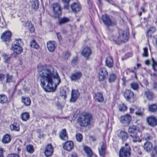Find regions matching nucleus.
Returning <instances> with one entry per match:
<instances>
[{"label":"nucleus","mask_w":157,"mask_h":157,"mask_svg":"<svg viewBox=\"0 0 157 157\" xmlns=\"http://www.w3.org/2000/svg\"><path fill=\"white\" fill-rule=\"evenodd\" d=\"M37 75L40 85L46 92L55 91L57 85L61 82L60 78L57 72L50 66H38Z\"/></svg>","instance_id":"1"},{"label":"nucleus","mask_w":157,"mask_h":157,"mask_svg":"<svg viewBox=\"0 0 157 157\" xmlns=\"http://www.w3.org/2000/svg\"><path fill=\"white\" fill-rule=\"evenodd\" d=\"M92 119V115L86 112H83L78 116L77 123L81 127H86L90 124Z\"/></svg>","instance_id":"2"},{"label":"nucleus","mask_w":157,"mask_h":157,"mask_svg":"<svg viewBox=\"0 0 157 157\" xmlns=\"http://www.w3.org/2000/svg\"><path fill=\"white\" fill-rule=\"evenodd\" d=\"M92 119V115L86 112H83L78 116L77 123L81 127H86L90 124Z\"/></svg>","instance_id":"3"},{"label":"nucleus","mask_w":157,"mask_h":157,"mask_svg":"<svg viewBox=\"0 0 157 157\" xmlns=\"http://www.w3.org/2000/svg\"><path fill=\"white\" fill-rule=\"evenodd\" d=\"M119 35L117 37L113 38V41L116 43L119 44L122 42L127 41L128 38L129 32L128 30L119 31Z\"/></svg>","instance_id":"4"},{"label":"nucleus","mask_w":157,"mask_h":157,"mask_svg":"<svg viewBox=\"0 0 157 157\" xmlns=\"http://www.w3.org/2000/svg\"><path fill=\"white\" fill-rule=\"evenodd\" d=\"M130 148L127 144H125V146L122 147L119 152L120 157H129L130 155Z\"/></svg>","instance_id":"5"},{"label":"nucleus","mask_w":157,"mask_h":157,"mask_svg":"<svg viewBox=\"0 0 157 157\" xmlns=\"http://www.w3.org/2000/svg\"><path fill=\"white\" fill-rule=\"evenodd\" d=\"M108 75V72L104 67L100 68L98 73V79L100 81H104Z\"/></svg>","instance_id":"6"},{"label":"nucleus","mask_w":157,"mask_h":157,"mask_svg":"<svg viewBox=\"0 0 157 157\" xmlns=\"http://www.w3.org/2000/svg\"><path fill=\"white\" fill-rule=\"evenodd\" d=\"M52 6L54 16L56 18L59 17L61 15V10L59 4H54Z\"/></svg>","instance_id":"7"},{"label":"nucleus","mask_w":157,"mask_h":157,"mask_svg":"<svg viewBox=\"0 0 157 157\" xmlns=\"http://www.w3.org/2000/svg\"><path fill=\"white\" fill-rule=\"evenodd\" d=\"M70 7L72 11L75 13H77L81 9L80 5L78 2L73 3L71 5Z\"/></svg>","instance_id":"8"},{"label":"nucleus","mask_w":157,"mask_h":157,"mask_svg":"<svg viewBox=\"0 0 157 157\" xmlns=\"http://www.w3.org/2000/svg\"><path fill=\"white\" fill-rule=\"evenodd\" d=\"M147 121L150 125L154 127L157 125V118L153 116H151L147 118Z\"/></svg>","instance_id":"9"},{"label":"nucleus","mask_w":157,"mask_h":157,"mask_svg":"<svg viewBox=\"0 0 157 157\" xmlns=\"http://www.w3.org/2000/svg\"><path fill=\"white\" fill-rule=\"evenodd\" d=\"M11 33L9 31H7L4 33L2 35L1 38L5 42H9L10 40Z\"/></svg>","instance_id":"10"},{"label":"nucleus","mask_w":157,"mask_h":157,"mask_svg":"<svg viewBox=\"0 0 157 157\" xmlns=\"http://www.w3.org/2000/svg\"><path fill=\"white\" fill-rule=\"evenodd\" d=\"M121 122L122 124H129L131 120V117L128 115L122 116L120 118Z\"/></svg>","instance_id":"11"},{"label":"nucleus","mask_w":157,"mask_h":157,"mask_svg":"<svg viewBox=\"0 0 157 157\" xmlns=\"http://www.w3.org/2000/svg\"><path fill=\"white\" fill-rule=\"evenodd\" d=\"M124 96L127 101H130L131 99H133L134 95L133 92L130 90H126L125 91Z\"/></svg>","instance_id":"12"},{"label":"nucleus","mask_w":157,"mask_h":157,"mask_svg":"<svg viewBox=\"0 0 157 157\" xmlns=\"http://www.w3.org/2000/svg\"><path fill=\"white\" fill-rule=\"evenodd\" d=\"M47 47L50 52H53L56 47V43L55 41H49L47 43Z\"/></svg>","instance_id":"13"},{"label":"nucleus","mask_w":157,"mask_h":157,"mask_svg":"<svg viewBox=\"0 0 157 157\" xmlns=\"http://www.w3.org/2000/svg\"><path fill=\"white\" fill-rule=\"evenodd\" d=\"M53 148L51 144L48 145L46 147L45 151V155L47 157L51 156L53 153Z\"/></svg>","instance_id":"14"},{"label":"nucleus","mask_w":157,"mask_h":157,"mask_svg":"<svg viewBox=\"0 0 157 157\" xmlns=\"http://www.w3.org/2000/svg\"><path fill=\"white\" fill-rule=\"evenodd\" d=\"M101 18L104 24L108 26H112L114 24V23L111 22L109 17L106 15H103Z\"/></svg>","instance_id":"15"},{"label":"nucleus","mask_w":157,"mask_h":157,"mask_svg":"<svg viewBox=\"0 0 157 157\" xmlns=\"http://www.w3.org/2000/svg\"><path fill=\"white\" fill-rule=\"evenodd\" d=\"M79 95V94L78 90H72L71 101L74 102L77 99Z\"/></svg>","instance_id":"16"},{"label":"nucleus","mask_w":157,"mask_h":157,"mask_svg":"<svg viewBox=\"0 0 157 157\" xmlns=\"http://www.w3.org/2000/svg\"><path fill=\"white\" fill-rule=\"evenodd\" d=\"M91 53L90 49L87 47L85 48L82 50V55L84 57L88 59Z\"/></svg>","instance_id":"17"},{"label":"nucleus","mask_w":157,"mask_h":157,"mask_svg":"<svg viewBox=\"0 0 157 157\" xmlns=\"http://www.w3.org/2000/svg\"><path fill=\"white\" fill-rule=\"evenodd\" d=\"M82 76V74L80 72H77L73 74L70 76L72 81H76L80 79Z\"/></svg>","instance_id":"18"},{"label":"nucleus","mask_w":157,"mask_h":157,"mask_svg":"<svg viewBox=\"0 0 157 157\" xmlns=\"http://www.w3.org/2000/svg\"><path fill=\"white\" fill-rule=\"evenodd\" d=\"M143 148L145 151L149 152L153 149V145L151 142L147 141L145 143L143 146Z\"/></svg>","instance_id":"19"},{"label":"nucleus","mask_w":157,"mask_h":157,"mask_svg":"<svg viewBox=\"0 0 157 157\" xmlns=\"http://www.w3.org/2000/svg\"><path fill=\"white\" fill-rule=\"evenodd\" d=\"M73 147V144L71 141H67L63 145V148L69 151H71Z\"/></svg>","instance_id":"20"},{"label":"nucleus","mask_w":157,"mask_h":157,"mask_svg":"<svg viewBox=\"0 0 157 157\" xmlns=\"http://www.w3.org/2000/svg\"><path fill=\"white\" fill-rule=\"evenodd\" d=\"M11 49L14 53L16 54H20L22 52V47H20L18 45H12Z\"/></svg>","instance_id":"21"},{"label":"nucleus","mask_w":157,"mask_h":157,"mask_svg":"<svg viewBox=\"0 0 157 157\" xmlns=\"http://www.w3.org/2000/svg\"><path fill=\"white\" fill-rule=\"evenodd\" d=\"M118 132V136L123 141H125L127 139L128 134L126 132L121 131H119Z\"/></svg>","instance_id":"22"},{"label":"nucleus","mask_w":157,"mask_h":157,"mask_svg":"<svg viewBox=\"0 0 157 157\" xmlns=\"http://www.w3.org/2000/svg\"><path fill=\"white\" fill-rule=\"evenodd\" d=\"M10 128L12 131H19L20 130V125L19 123L14 122L11 124L10 126Z\"/></svg>","instance_id":"23"},{"label":"nucleus","mask_w":157,"mask_h":157,"mask_svg":"<svg viewBox=\"0 0 157 157\" xmlns=\"http://www.w3.org/2000/svg\"><path fill=\"white\" fill-rule=\"evenodd\" d=\"M60 138L63 140H67L68 139V137L67 136L66 130V129H63L61 132L60 135Z\"/></svg>","instance_id":"24"},{"label":"nucleus","mask_w":157,"mask_h":157,"mask_svg":"<svg viewBox=\"0 0 157 157\" xmlns=\"http://www.w3.org/2000/svg\"><path fill=\"white\" fill-rule=\"evenodd\" d=\"M94 98L95 100L98 101L99 102L103 101L104 100L102 94L100 92L96 94Z\"/></svg>","instance_id":"25"},{"label":"nucleus","mask_w":157,"mask_h":157,"mask_svg":"<svg viewBox=\"0 0 157 157\" xmlns=\"http://www.w3.org/2000/svg\"><path fill=\"white\" fill-rule=\"evenodd\" d=\"M105 63L106 65L109 67H111L113 65V61L112 57L108 56L106 59Z\"/></svg>","instance_id":"26"},{"label":"nucleus","mask_w":157,"mask_h":157,"mask_svg":"<svg viewBox=\"0 0 157 157\" xmlns=\"http://www.w3.org/2000/svg\"><path fill=\"white\" fill-rule=\"evenodd\" d=\"M100 147L98 148L99 152L100 155L103 156L105 153V148L103 142L100 144Z\"/></svg>","instance_id":"27"},{"label":"nucleus","mask_w":157,"mask_h":157,"mask_svg":"<svg viewBox=\"0 0 157 157\" xmlns=\"http://www.w3.org/2000/svg\"><path fill=\"white\" fill-rule=\"evenodd\" d=\"M25 26L27 27L29 30L31 32L34 31V28L32 24L29 21H27L24 25Z\"/></svg>","instance_id":"28"},{"label":"nucleus","mask_w":157,"mask_h":157,"mask_svg":"<svg viewBox=\"0 0 157 157\" xmlns=\"http://www.w3.org/2000/svg\"><path fill=\"white\" fill-rule=\"evenodd\" d=\"M70 21V19L67 17H63L58 19L59 24L60 25L67 23Z\"/></svg>","instance_id":"29"},{"label":"nucleus","mask_w":157,"mask_h":157,"mask_svg":"<svg viewBox=\"0 0 157 157\" xmlns=\"http://www.w3.org/2000/svg\"><path fill=\"white\" fill-rule=\"evenodd\" d=\"M22 101L26 106H29L31 104V100L29 97H22Z\"/></svg>","instance_id":"30"},{"label":"nucleus","mask_w":157,"mask_h":157,"mask_svg":"<svg viewBox=\"0 0 157 157\" xmlns=\"http://www.w3.org/2000/svg\"><path fill=\"white\" fill-rule=\"evenodd\" d=\"M21 118L24 121H26L29 118V114L27 112L22 113L21 115Z\"/></svg>","instance_id":"31"},{"label":"nucleus","mask_w":157,"mask_h":157,"mask_svg":"<svg viewBox=\"0 0 157 157\" xmlns=\"http://www.w3.org/2000/svg\"><path fill=\"white\" fill-rule=\"evenodd\" d=\"M39 1L38 0H33L32 3V8L35 10L38 9L39 7Z\"/></svg>","instance_id":"32"},{"label":"nucleus","mask_w":157,"mask_h":157,"mask_svg":"<svg viewBox=\"0 0 157 157\" xmlns=\"http://www.w3.org/2000/svg\"><path fill=\"white\" fill-rule=\"evenodd\" d=\"M7 98L4 94L0 95V103L4 104L7 101Z\"/></svg>","instance_id":"33"},{"label":"nucleus","mask_w":157,"mask_h":157,"mask_svg":"<svg viewBox=\"0 0 157 157\" xmlns=\"http://www.w3.org/2000/svg\"><path fill=\"white\" fill-rule=\"evenodd\" d=\"M149 110L151 112H154L157 111V104H154L149 106Z\"/></svg>","instance_id":"34"},{"label":"nucleus","mask_w":157,"mask_h":157,"mask_svg":"<svg viewBox=\"0 0 157 157\" xmlns=\"http://www.w3.org/2000/svg\"><path fill=\"white\" fill-rule=\"evenodd\" d=\"M84 149L88 156L90 157L92 156V151L90 148L87 146H85Z\"/></svg>","instance_id":"35"},{"label":"nucleus","mask_w":157,"mask_h":157,"mask_svg":"<svg viewBox=\"0 0 157 157\" xmlns=\"http://www.w3.org/2000/svg\"><path fill=\"white\" fill-rule=\"evenodd\" d=\"M10 140V136L7 134L4 136L2 141L4 143L6 144L9 143Z\"/></svg>","instance_id":"36"},{"label":"nucleus","mask_w":157,"mask_h":157,"mask_svg":"<svg viewBox=\"0 0 157 157\" xmlns=\"http://www.w3.org/2000/svg\"><path fill=\"white\" fill-rule=\"evenodd\" d=\"M26 151L30 153H33L34 152V149L33 146L31 145H29L26 146Z\"/></svg>","instance_id":"37"},{"label":"nucleus","mask_w":157,"mask_h":157,"mask_svg":"<svg viewBox=\"0 0 157 157\" xmlns=\"http://www.w3.org/2000/svg\"><path fill=\"white\" fill-rule=\"evenodd\" d=\"M145 94L147 98L149 100H151L152 99L153 97V94L148 90H147L145 92Z\"/></svg>","instance_id":"38"},{"label":"nucleus","mask_w":157,"mask_h":157,"mask_svg":"<svg viewBox=\"0 0 157 157\" xmlns=\"http://www.w3.org/2000/svg\"><path fill=\"white\" fill-rule=\"evenodd\" d=\"M23 43L21 41V39H16L12 45H18L20 47L22 45Z\"/></svg>","instance_id":"39"},{"label":"nucleus","mask_w":157,"mask_h":157,"mask_svg":"<svg viewBox=\"0 0 157 157\" xmlns=\"http://www.w3.org/2000/svg\"><path fill=\"white\" fill-rule=\"evenodd\" d=\"M155 31V29L154 27H150L147 32V35L149 37H151V34L154 33Z\"/></svg>","instance_id":"40"},{"label":"nucleus","mask_w":157,"mask_h":157,"mask_svg":"<svg viewBox=\"0 0 157 157\" xmlns=\"http://www.w3.org/2000/svg\"><path fill=\"white\" fill-rule=\"evenodd\" d=\"M131 87L133 90H137L139 88V85L138 84L135 82H133L130 84Z\"/></svg>","instance_id":"41"},{"label":"nucleus","mask_w":157,"mask_h":157,"mask_svg":"<svg viewBox=\"0 0 157 157\" xmlns=\"http://www.w3.org/2000/svg\"><path fill=\"white\" fill-rule=\"evenodd\" d=\"M136 130V127L135 126H130L128 129L129 133L131 134H134Z\"/></svg>","instance_id":"42"},{"label":"nucleus","mask_w":157,"mask_h":157,"mask_svg":"<svg viewBox=\"0 0 157 157\" xmlns=\"http://www.w3.org/2000/svg\"><path fill=\"white\" fill-rule=\"evenodd\" d=\"M130 136L132 138V141L134 143H136L137 142H141V140H140L136 135L133 136L131 135Z\"/></svg>","instance_id":"43"},{"label":"nucleus","mask_w":157,"mask_h":157,"mask_svg":"<svg viewBox=\"0 0 157 157\" xmlns=\"http://www.w3.org/2000/svg\"><path fill=\"white\" fill-rule=\"evenodd\" d=\"M70 0H62V3L64 4V8L66 10L69 8V3Z\"/></svg>","instance_id":"44"},{"label":"nucleus","mask_w":157,"mask_h":157,"mask_svg":"<svg viewBox=\"0 0 157 157\" xmlns=\"http://www.w3.org/2000/svg\"><path fill=\"white\" fill-rule=\"evenodd\" d=\"M116 75L114 74L110 75L109 77V81L110 82H114L116 79Z\"/></svg>","instance_id":"45"},{"label":"nucleus","mask_w":157,"mask_h":157,"mask_svg":"<svg viewBox=\"0 0 157 157\" xmlns=\"http://www.w3.org/2000/svg\"><path fill=\"white\" fill-rule=\"evenodd\" d=\"M119 109L120 111L123 112L127 109V107L124 104H122L119 105Z\"/></svg>","instance_id":"46"},{"label":"nucleus","mask_w":157,"mask_h":157,"mask_svg":"<svg viewBox=\"0 0 157 157\" xmlns=\"http://www.w3.org/2000/svg\"><path fill=\"white\" fill-rule=\"evenodd\" d=\"M30 45L31 47L36 49L38 48L39 47L38 45L36 44L35 40H33L31 42Z\"/></svg>","instance_id":"47"},{"label":"nucleus","mask_w":157,"mask_h":157,"mask_svg":"<svg viewBox=\"0 0 157 157\" xmlns=\"http://www.w3.org/2000/svg\"><path fill=\"white\" fill-rule=\"evenodd\" d=\"M152 67L154 71H155V67H157V62L155 61L153 58H152Z\"/></svg>","instance_id":"48"},{"label":"nucleus","mask_w":157,"mask_h":157,"mask_svg":"<svg viewBox=\"0 0 157 157\" xmlns=\"http://www.w3.org/2000/svg\"><path fill=\"white\" fill-rule=\"evenodd\" d=\"M152 157H157V145L155 147L154 151L151 155Z\"/></svg>","instance_id":"49"},{"label":"nucleus","mask_w":157,"mask_h":157,"mask_svg":"<svg viewBox=\"0 0 157 157\" xmlns=\"http://www.w3.org/2000/svg\"><path fill=\"white\" fill-rule=\"evenodd\" d=\"M82 136L81 134L78 133L76 135L77 140L78 142H81L82 140Z\"/></svg>","instance_id":"50"},{"label":"nucleus","mask_w":157,"mask_h":157,"mask_svg":"<svg viewBox=\"0 0 157 157\" xmlns=\"http://www.w3.org/2000/svg\"><path fill=\"white\" fill-rule=\"evenodd\" d=\"M148 52L147 48H144V52L142 54L143 57H147L148 56Z\"/></svg>","instance_id":"51"},{"label":"nucleus","mask_w":157,"mask_h":157,"mask_svg":"<svg viewBox=\"0 0 157 157\" xmlns=\"http://www.w3.org/2000/svg\"><path fill=\"white\" fill-rule=\"evenodd\" d=\"M7 76V79L6 82H11L12 81V76L11 75H10L8 74L6 75Z\"/></svg>","instance_id":"52"},{"label":"nucleus","mask_w":157,"mask_h":157,"mask_svg":"<svg viewBox=\"0 0 157 157\" xmlns=\"http://www.w3.org/2000/svg\"><path fill=\"white\" fill-rule=\"evenodd\" d=\"M2 56L4 58L6 62H7L9 60V58L7 54H3L2 55Z\"/></svg>","instance_id":"53"},{"label":"nucleus","mask_w":157,"mask_h":157,"mask_svg":"<svg viewBox=\"0 0 157 157\" xmlns=\"http://www.w3.org/2000/svg\"><path fill=\"white\" fill-rule=\"evenodd\" d=\"M152 138L151 136H149L148 134H147L144 136L145 139L146 140H151L152 139Z\"/></svg>","instance_id":"54"},{"label":"nucleus","mask_w":157,"mask_h":157,"mask_svg":"<svg viewBox=\"0 0 157 157\" xmlns=\"http://www.w3.org/2000/svg\"><path fill=\"white\" fill-rule=\"evenodd\" d=\"M63 55L65 59H67L70 56V53L68 52H65L63 54Z\"/></svg>","instance_id":"55"},{"label":"nucleus","mask_w":157,"mask_h":157,"mask_svg":"<svg viewBox=\"0 0 157 157\" xmlns=\"http://www.w3.org/2000/svg\"><path fill=\"white\" fill-rule=\"evenodd\" d=\"M7 157H20V156L16 154H11L9 155Z\"/></svg>","instance_id":"56"},{"label":"nucleus","mask_w":157,"mask_h":157,"mask_svg":"<svg viewBox=\"0 0 157 157\" xmlns=\"http://www.w3.org/2000/svg\"><path fill=\"white\" fill-rule=\"evenodd\" d=\"M60 93L61 96L65 97L66 95V91L63 90L60 91Z\"/></svg>","instance_id":"57"},{"label":"nucleus","mask_w":157,"mask_h":157,"mask_svg":"<svg viewBox=\"0 0 157 157\" xmlns=\"http://www.w3.org/2000/svg\"><path fill=\"white\" fill-rule=\"evenodd\" d=\"M4 150L1 147H0V157H3V152Z\"/></svg>","instance_id":"58"},{"label":"nucleus","mask_w":157,"mask_h":157,"mask_svg":"<svg viewBox=\"0 0 157 157\" xmlns=\"http://www.w3.org/2000/svg\"><path fill=\"white\" fill-rule=\"evenodd\" d=\"M143 112L141 111L140 110H139L137 112H136V115L139 116H141L142 115Z\"/></svg>","instance_id":"59"},{"label":"nucleus","mask_w":157,"mask_h":157,"mask_svg":"<svg viewBox=\"0 0 157 157\" xmlns=\"http://www.w3.org/2000/svg\"><path fill=\"white\" fill-rule=\"evenodd\" d=\"M77 58L73 59L72 61V63L73 64H75L77 62Z\"/></svg>","instance_id":"60"},{"label":"nucleus","mask_w":157,"mask_h":157,"mask_svg":"<svg viewBox=\"0 0 157 157\" xmlns=\"http://www.w3.org/2000/svg\"><path fill=\"white\" fill-rule=\"evenodd\" d=\"M90 141H92L93 142H94L96 140V138L92 136H90Z\"/></svg>","instance_id":"61"},{"label":"nucleus","mask_w":157,"mask_h":157,"mask_svg":"<svg viewBox=\"0 0 157 157\" xmlns=\"http://www.w3.org/2000/svg\"><path fill=\"white\" fill-rule=\"evenodd\" d=\"M57 38L59 40H61L62 38L61 37V35L60 33H57Z\"/></svg>","instance_id":"62"},{"label":"nucleus","mask_w":157,"mask_h":157,"mask_svg":"<svg viewBox=\"0 0 157 157\" xmlns=\"http://www.w3.org/2000/svg\"><path fill=\"white\" fill-rule=\"evenodd\" d=\"M87 2L88 4L89 5V7L90 8H91L92 7V4L90 0H88Z\"/></svg>","instance_id":"63"},{"label":"nucleus","mask_w":157,"mask_h":157,"mask_svg":"<svg viewBox=\"0 0 157 157\" xmlns=\"http://www.w3.org/2000/svg\"><path fill=\"white\" fill-rule=\"evenodd\" d=\"M153 86L154 89H157V83H154L153 85Z\"/></svg>","instance_id":"64"}]
</instances>
